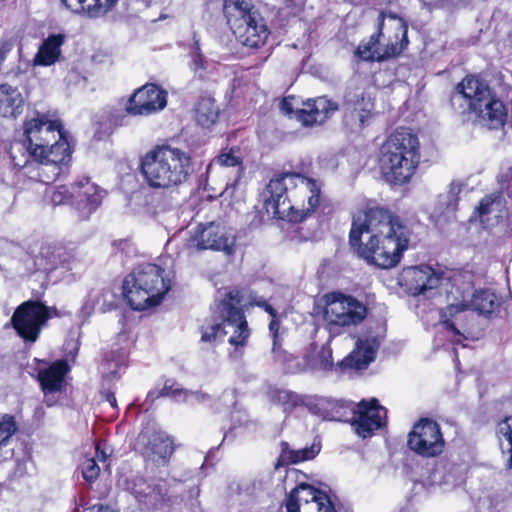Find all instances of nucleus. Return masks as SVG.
Instances as JSON below:
<instances>
[{
    "mask_svg": "<svg viewBox=\"0 0 512 512\" xmlns=\"http://www.w3.org/2000/svg\"><path fill=\"white\" fill-rule=\"evenodd\" d=\"M263 205L274 218L301 223L321 206V184L299 173L274 175L262 192Z\"/></svg>",
    "mask_w": 512,
    "mask_h": 512,
    "instance_id": "nucleus-1",
    "label": "nucleus"
},
{
    "mask_svg": "<svg viewBox=\"0 0 512 512\" xmlns=\"http://www.w3.org/2000/svg\"><path fill=\"white\" fill-rule=\"evenodd\" d=\"M450 103L460 114H474L477 122L490 130L502 129L507 122V106L488 82L479 76L467 75L463 78L455 87Z\"/></svg>",
    "mask_w": 512,
    "mask_h": 512,
    "instance_id": "nucleus-2",
    "label": "nucleus"
},
{
    "mask_svg": "<svg viewBox=\"0 0 512 512\" xmlns=\"http://www.w3.org/2000/svg\"><path fill=\"white\" fill-rule=\"evenodd\" d=\"M140 170L150 187L172 188L186 183L194 166L189 152L158 145L141 158Z\"/></svg>",
    "mask_w": 512,
    "mask_h": 512,
    "instance_id": "nucleus-3",
    "label": "nucleus"
},
{
    "mask_svg": "<svg viewBox=\"0 0 512 512\" xmlns=\"http://www.w3.org/2000/svg\"><path fill=\"white\" fill-rule=\"evenodd\" d=\"M420 161L418 137L408 128H398L380 148L379 167L384 178L394 184H405L414 175Z\"/></svg>",
    "mask_w": 512,
    "mask_h": 512,
    "instance_id": "nucleus-4",
    "label": "nucleus"
},
{
    "mask_svg": "<svg viewBox=\"0 0 512 512\" xmlns=\"http://www.w3.org/2000/svg\"><path fill=\"white\" fill-rule=\"evenodd\" d=\"M407 22L391 11H381L377 30L367 42H362L355 54L365 61H385L397 57L407 47Z\"/></svg>",
    "mask_w": 512,
    "mask_h": 512,
    "instance_id": "nucleus-5",
    "label": "nucleus"
},
{
    "mask_svg": "<svg viewBox=\"0 0 512 512\" xmlns=\"http://www.w3.org/2000/svg\"><path fill=\"white\" fill-rule=\"evenodd\" d=\"M165 270L152 263L137 265L123 280L122 294L126 303L135 311L157 306L170 290V280Z\"/></svg>",
    "mask_w": 512,
    "mask_h": 512,
    "instance_id": "nucleus-6",
    "label": "nucleus"
},
{
    "mask_svg": "<svg viewBox=\"0 0 512 512\" xmlns=\"http://www.w3.org/2000/svg\"><path fill=\"white\" fill-rule=\"evenodd\" d=\"M65 131L60 120H50L48 115L36 116L23 123V140L11 146L10 157L15 168H26L30 159L43 157L45 148Z\"/></svg>",
    "mask_w": 512,
    "mask_h": 512,
    "instance_id": "nucleus-7",
    "label": "nucleus"
},
{
    "mask_svg": "<svg viewBox=\"0 0 512 512\" xmlns=\"http://www.w3.org/2000/svg\"><path fill=\"white\" fill-rule=\"evenodd\" d=\"M365 305L352 296L333 292L326 296L323 319L330 338L341 335L346 327L358 325L366 317Z\"/></svg>",
    "mask_w": 512,
    "mask_h": 512,
    "instance_id": "nucleus-8",
    "label": "nucleus"
},
{
    "mask_svg": "<svg viewBox=\"0 0 512 512\" xmlns=\"http://www.w3.org/2000/svg\"><path fill=\"white\" fill-rule=\"evenodd\" d=\"M56 307L46 306L39 300L21 303L11 317V325L25 343H35L49 319L59 317Z\"/></svg>",
    "mask_w": 512,
    "mask_h": 512,
    "instance_id": "nucleus-9",
    "label": "nucleus"
},
{
    "mask_svg": "<svg viewBox=\"0 0 512 512\" xmlns=\"http://www.w3.org/2000/svg\"><path fill=\"white\" fill-rule=\"evenodd\" d=\"M242 295L239 290L232 289L226 293L221 300L219 308L223 323L234 327V333L228 339V343L234 348L229 353L232 360H240L244 355V348L247 346L251 335L245 313L241 307Z\"/></svg>",
    "mask_w": 512,
    "mask_h": 512,
    "instance_id": "nucleus-10",
    "label": "nucleus"
},
{
    "mask_svg": "<svg viewBox=\"0 0 512 512\" xmlns=\"http://www.w3.org/2000/svg\"><path fill=\"white\" fill-rule=\"evenodd\" d=\"M404 226L406 225L401 222L399 217L394 216L389 209L372 206L354 214L350 233L358 231L359 237H362L363 233H369L370 236L374 234L383 236L388 233H394L398 227Z\"/></svg>",
    "mask_w": 512,
    "mask_h": 512,
    "instance_id": "nucleus-11",
    "label": "nucleus"
},
{
    "mask_svg": "<svg viewBox=\"0 0 512 512\" xmlns=\"http://www.w3.org/2000/svg\"><path fill=\"white\" fill-rule=\"evenodd\" d=\"M410 450L422 457H434L442 453L445 445L440 426L430 419H420L408 434Z\"/></svg>",
    "mask_w": 512,
    "mask_h": 512,
    "instance_id": "nucleus-12",
    "label": "nucleus"
},
{
    "mask_svg": "<svg viewBox=\"0 0 512 512\" xmlns=\"http://www.w3.org/2000/svg\"><path fill=\"white\" fill-rule=\"evenodd\" d=\"M442 281V274L428 265L408 266L398 276V284L411 296L431 297Z\"/></svg>",
    "mask_w": 512,
    "mask_h": 512,
    "instance_id": "nucleus-13",
    "label": "nucleus"
},
{
    "mask_svg": "<svg viewBox=\"0 0 512 512\" xmlns=\"http://www.w3.org/2000/svg\"><path fill=\"white\" fill-rule=\"evenodd\" d=\"M135 449L146 459L165 464L174 452L173 439L161 429L146 426L136 439Z\"/></svg>",
    "mask_w": 512,
    "mask_h": 512,
    "instance_id": "nucleus-14",
    "label": "nucleus"
},
{
    "mask_svg": "<svg viewBox=\"0 0 512 512\" xmlns=\"http://www.w3.org/2000/svg\"><path fill=\"white\" fill-rule=\"evenodd\" d=\"M166 104V91L156 84L147 83L129 97L126 112L132 116H148L163 110Z\"/></svg>",
    "mask_w": 512,
    "mask_h": 512,
    "instance_id": "nucleus-15",
    "label": "nucleus"
},
{
    "mask_svg": "<svg viewBox=\"0 0 512 512\" xmlns=\"http://www.w3.org/2000/svg\"><path fill=\"white\" fill-rule=\"evenodd\" d=\"M385 417L386 409L379 405L377 399L362 400L354 410L351 425L356 434L365 439L382 427Z\"/></svg>",
    "mask_w": 512,
    "mask_h": 512,
    "instance_id": "nucleus-16",
    "label": "nucleus"
},
{
    "mask_svg": "<svg viewBox=\"0 0 512 512\" xmlns=\"http://www.w3.org/2000/svg\"><path fill=\"white\" fill-rule=\"evenodd\" d=\"M349 245L353 252L367 264L376 266L381 269H391L394 257H388L387 251L384 250L382 236L374 234L369 240L363 244L359 232L349 233Z\"/></svg>",
    "mask_w": 512,
    "mask_h": 512,
    "instance_id": "nucleus-17",
    "label": "nucleus"
},
{
    "mask_svg": "<svg viewBox=\"0 0 512 512\" xmlns=\"http://www.w3.org/2000/svg\"><path fill=\"white\" fill-rule=\"evenodd\" d=\"M332 505L326 493L302 483L289 495L286 509L287 512H322Z\"/></svg>",
    "mask_w": 512,
    "mask_h": 512,
    "instance_id": "nucleus-18",
    "label": "nucleus"
},
{
    "mask_svg": "<svg viewBox=\"0 0 512 512\" xmlns=\"http://www.w3.org/2000/svg\"><path fill=\"white\" fill-rule=\"evenodd\" d=\"M71 371V364L68 358L49 361L46 359L34 358L28 365V373L39 384H67Z\"/></svg>",
    "mask_w": 512,
    "mask_h": 512,
    "instance_id": "nucleus-19",
    "label": "nucleus"
},
{
    "mask_svg": "<svg viewBox=\"0 0 512 512\" xmlns=\"http://www.w3.org/2000/svg\"><path fill=\"white\" fill-rule=\"evenodd\" d=\"M231 30L240 43L255 49L263 46L270 34L266 21L259 12L248 16Z\"/></svg>",
    "mask_w": 512,
    "mask_h": 512,
    "instance_id": "nucleus-20",
    "label": "nucleus"
},
{
    "mask_svg": "<svg viewBox=\"0 0 512 512\" xmlns=\"http://www.w3.org/2000/svg\"><path fill=\"white\" fill-rule=\"evenodd\" d=\"M379 347L377 337L358 339L354 350L338 364L339 370L349 374L365 370L375 360Z\"/></svg>",
    "mask_w": 512,
    "mask_h": 512,
    "instance_id": "nucleus-21",
    "label": "nucleus"
},
{
    "mask_svg": "<svg viewBox=\"0 0 512 512\" xmlns=\"http://www.w3.org/2000/svg\"><path fill=\"white\" fill-rule=\"evenodd\" d=\"M75 200L73 207L78 211L79 218L87 219L100 206L105 191L92 183L88 177H83L73 183Z\"/></svg>",
    "mask_w": 512,
    "mask_h": 512,
    "instance_id": "nucleus-22",
    "label": "nucleus"
},
{
    "mask_svg": "<svg viewBox=\"0 0 512 512\" xmlns=\"http://www.w3.org/2000/svg\"><path fill=\"white\" fill-rule=\"evenodd\" d=\"M374 105L364 94H347L343 102L344 122L352 129H362L372 116Z\"/></svg>",
    "mask_w": 512,
    "mask_h": 512,
    "instance_id": "nucleus-23",
    "label": "nucleus"
},
{
    "mask_svg": "<svg viewBox=\"0 0 512 512\" xmlns=\"http://www.w3.org/2000/svg\"><path fill=\"white\" fill-rule=\"evenodd\" d=\"M73 260V255L64 247L53 244H43L33 261L36 271L48 274L59 267L71 269L70 265Z\"/></svg>",
    "mask_w": 512,
    "mask_h": 512,
    "instance_id": "nucleus-24",
    "label": "nucleus"
},
{
    "mask_svg": "<svg viewBox=\"0 0 512 512\" xmlns=\"http://www.w3.org/2000/svg\"><path fill=\"white\" fill-rule=\"evenodd\" d=\"M338 104L328 99L326 96L308 99L304 102V108L296 112L297 119L304 126H313L325 122L335 111L338 110Z\"/></svg>",
    "mask_w": 512,
    "mask_h": 512,
    "instance_id": "nucleus-25",
    "label": "nucleus"
},
{
    "mask_svg": "<svg viewBox=\"0 0 512 512\" xmlns=\"http://www.w3.org/2000/svg\"><path fill=\"white\" fill-rule=\"evenodd\" d=\"M190 241L198 250L228 249V238L224 235L222 227L214 222L198 225Z\"/></svg>",
    "mask_w": 512,
    "mask_h": 512,
    "instance_id": "nucleus-26",
    "label": "nucleus"
},
{
    "mask_svg": "<svg viewBox=\"0 0 512 512\" xmlns=\"http://www.w3.org/2000/svg\"><path fill=\"white\" fill-rule=\"evenodd\" d=\"M62 5L76 14L91 18L105 15L112 10L118 0H59Z\"/></svg>",
    "mask_w": 512,
    "mask_h": 512,
    "instance_id": "nucleus-27",
    "label": "nucleus"
},
{
    "mask_svg": "<svg viewBox=\"0 0 512 512\" xmlns=\"http://www.w3.org/2000/svg\"><path fill=\"white\" fill-rule=\"evenodd\" d=\"M24 97L17 87L8 83L0 85V116L16 118L23 112Z\"/></svg>",
    "mask_w": 512,
    "mask_h": 512,
    "instance_id": "nucleus-28",
    "label": "nucleus"
},
{
    "mask_svg": "<svg viewBox=\"0 0 512 512\" xmlns=\"http://www.w3.org/2000/svg\"><path fill=\"white\" fill-rule=\"evenodd\" d=\"M410 229L408 226L398 227L394 233H388L382 236L384 250L387 251L388 257H394L392 268L396 267L401 259L403 253L408 249L410 242Z\"/></svg>",
    "mask_w": 512,
    "mask_h": 512,
    "instance_id": "nucleus-29",
    "label": "nucleus"
},
{
    "mask_svg": "<svg viewBox=\"0 0 512 512\" xmlns=\"http://www.w3.org/2000/svg\"><path fill=\"white\" fill-rule=\"evenodd\" d=\"M194 110L197 123L204 128L213 126L220 115V108L216 100L207 93L199 96Z\"/></svg>",
    "mask_w": 512,
    "mask_h": 512,
    "instance_id": "nucleus-30",
    "label": "nucleus"
},
{
    "mask_svg": "<svg viewBox=\"0 0 512 512\" xmlns=\"http://www.w3.org/2000/svg\"><path fill=\"white\" fill-rule=\"evenodd\" d=\"M470 306L480 315L493 317L499 313L501 301L493 291L479 289L473 293Z\"/></svg>",
    "mask_w": 512,
    "mask_h": 512,
    "instance_id": "nucleus-31",
    "label": "nucleus"
},
{
    "mask_svg": "<svg viewBox=\"0 0 512 512\" xmlns=\"http://www.w3.org/2000/svg\"><path fill=\"white\" fill-rule=\"evenodd\" d=\"M48 148H45L43 157L38 160L45 159L58 166H62L64 169H68V163L71 160V148L67 139V131L62 133V137L58 136V139L52 141Z\"/></svg>",
    "mask_w": 512,
    "mask_h": 512,
    "instance_id": "nucleus-32",
    "label": "nucleus"
},
{
    "mask_svg": "<svg viewBox=\"0 0 512 512\" xmlns=\"http://www.w3.org/2000/svg\"><path fill=\"white\" fill-rule=\"evenodd\" d=\"M147 397L151 402L159 397H168L177 403L187 402L191 404L205 400V395L199 391H189L184 388H174V386H163L161 389H153L148 392Z\"/></svg>",
    "mask_w": 512,
    "mask_h": 512,
    "instance_id": "nucleus-33",
    "label": "nucleus"
},
{
    "mask_svg": "<svg viewBox=\"0 0 512 512\" xmlns=\"http://www.w3.org/2000/svg\"><path fill=\"white\" fill-rule=\"evenodd\" d=\"M256 12L251 0H224L223 13L230 29Z\"/></svg>",
    "mask_w": 512,
    "mask_h": 512,
    "instance_id": "nucleus-34",
    "label": "nucleus"
},
{
    "mask_svg": "<svg viewBox=\"0 0 512 512\" xmlns=\"http://www.w3.org/2000/svg\"><path fill=\"white\" fill-rule=\"evenodd\" d=\"M64 40L65 36L63 34H53L45 39L35 56V64L41 66L54 64L61 53L60 47Z\"/></svg>",
    "mask_w": 512,
    "mask_h": 512,
    "instance_id": "nucleus-35",
    "label": "nucleus"
},
{
    "mask_svg": "<svg viewBox=\"0 0 512 512\" xmlns=\"http://www.w3.org/2000/svg\"><path fill=\"white\" fill-rule=\"evenodd\" d=\"M128 113L125 110L110 108L104 112L99 121L100 129L95 132L97 140H103L112 134L113 130L128 124Z\"/></svg>",
    "mask_w": 512,
    "mask_h": 512,
    "instance_id": "nucleus-36",
    "label": "nucleus"
},
{
    "mask_svg": "<svg viewBox=\"0 0 512 512\" xmlns=\"http://www.w3.org/2000/svg\"><path fill=\"white\" fill-rule=\"evenodd\" d=\"M283 339H272V355L275 362L280 363L286 373L296 374L304 370L298 357L293 356L282 347Z\"/></svg>",
    "mask_w": 512,
    "mask_h": 512,
    "instance_id": "nucleus-37",
    "label": "nucleus"
},
{
    "mask_svg": "<svg viewBox=\"0 0 512 512\" xmlns=\"http://www.w3.org/2000/svg\"><path fill=\"white\" fill-rule=\"evenodd\" d=\"M30 167L36 171V175L33 178L44 184L53 183L63 172L66 171V169H64L62 166H58L45 159H30V165L25 169H29Z\"/></svg>",
    "mask_w": 512,
    "mask_h": 512,
    "instance_id": "nucleus-38",
    "label": "nucleus"
},
{
    "mask_svg": "<svg viewBox=\"0 0 512 512\" xmlns=\"http://www.w3.org/2000/svg\"><path fill=\"white\" fill-rule=\"evenodd\" d=\"M267 395L272 403L282 406L284 411H289L304 403V399L300 395L284 387L270 386Z\"/></svg>",
    "mask_w": 512,
    "mask_h": 512,
    "instance_id": "nucleus-39",
    "label": "nucleus"
},
{
    "mask_svg": "<svg viewBox=\"0 0 512 512\" xmlns=\"http://www.w3.org/2000/svg\"><path fill=\"white\" fill-rule=\"evenodd\" d=\"M321 450L319 443H313L309 447L293 450L287 443H282L281 458L290 463H299L313 459Z\"/></svg>",
    "mask_w": 512,
    "mask_h": 512,
    "instance_id": "nucleus-40",
    "label": "nucleus"
},
{
    "mask_svg": "<svg viewBox=\"0 0 512 512\" xmlns=\"http://www.w3.org/2000/svg\"><path fill=\"white\" fill-rule=\"evenodd\" d=\"M191 69L200 79L206 80L217 72V63L206 59L199 49L192 53Z\"/></svg>",
    "mask_w": 512,
    "mask_h": 512,
    "instance_id": "nucleus-41",
    "label": "nucleus"
},
{
    "mask_svg": "<svg viewBox=\"0 0 512 512\" xmlns=\"http://www.w3.org/2000/svg\"><path fill=\"white\" fill-rule=\"evenodd\" d=\"M461 185L452 182L446 195H441L438 200V210L441 213H454L458 208Z\"/></svg>",
    "mask_w": 512,
    "mask_h": 512,
    "instance_id": "nucleus-42",
    "label": "nucleus"
},
{
    "mask_svg": "<svg viewBox=\"0 0 512 512\" xmlns=\"http://www.w3.org/2000/svg\"><path fill=\"white\" fill-rule=\"evenodd\" d=\"M465 310L466 305L463 303L448 305L440 311V322L453 335L462 336L461 332L452 321V318Z\"/></svg>",
    "mask_w": 512,
    "mask_h": 512,
    "instance_id": "nucleus-43",
    "label": "nucleus"
},
{
    "mask_svg": "<svg viewBox=\"0 0 512 512\" xmlns=\"http://www.w3.org/2000/svg\"><path fill=\"white\" fill-rule=\"evenodd\" d=\"M126 364L123 361H118L112 358L106 357L101 363V374L105 381H116L120 378V375L124 373Z\"/></svg>",
    "mask_w": 512,
    "mask_h": 512,
    "instance_id": "nucleus-44",
    "label": "nucleus"
},
{
    "mask_svg": "<svg viewBox=\"0 0 512 512\" xmlns=\"http://www.w3.org/2000/svg\"><path fill=\"white\" fill-rule=\"evenodd\" d=\"M497 434L508 442L509 457L507 459V466L512 469V416L506 417L498 423Z\"/></svg>",
    "mask_w": 512,
    "mask_h": 512,
    "instance_id": "nucleus-45",
    "label": "nucleus"
},
{
    "mask_svg": "<svg viewBox=\"0 0 512 512\" xmlns=\"http://www.w3.org/2000/svg\"><path fill=\"white\" fill-rule=\"evenodd\" d=\"M236 152H239V149L235 150L234 148H231L218 155L215 161L223 167H237L238 171L242 172L244 169L243 161Z\"/></svg>",
    "mask_w": 512,
    "mask_h": 512,
    "instance_id": "nucleus-46",
    "label": "nucleus"
},
{
    "mask_svg": "<svg viewBox=\"0 0 512 512\" xmlns=\"http://www.w3.org/2000/svg\"><path fill=\"white\" fill-rule=\"evenodd\" d=\"M74 200L75 191L73 189V184L70 186L60 185L51 195V201L54 205L70 203L73 206Z\"/></svg>",
    "mask_w": 512,
    "mask_h": 512,
    "instance_id": "nucleus-47",
    "label": "nucleus"
},
{
    "mask_svg": "<svg viewBox=\"0 0 512 512\" xmlns=\"http://www.w3.org/2000/svg\"><path fill=\"white\" fill-rule=\"evenodd\" d=\"M16 430V423L12 416L7 414L0 415V447L6 445Z\"/></svg>",
    "mask_w": 512,
    "mask_h": 512,
    "instance_id": "nucleus-48",
    "label": "nucleus"
},
{
    "mask_svg": "<svg viewBox=\"0 0 512 512\" xmlns=\"http://www.w3.org/2000/svg\"><path fill=\"white\" fill-rule=\"evenodd\" d=\"M223 324V322H214L207 326H203L201 340L203 342H213L217 340L218 337H223L224 335H226L227 332L224 330Z\"/></svg>",
    "mask_w": 512,
    "mask_h": 512,
    "instance_id": "nucleus-49",
    "label": "nucleus"
},
{
    "mask_svg": "<svg viewBox=\"0 0 512 512\" xmlns=\"http://www.w3.org/2000/svg\"><path fill=\"white\" fill-rule=\"evenodd\" d=\"M44 395V402L48 406L56 404L64 394V386H41Z\"/></svg>",
    "mask_w": 512,
    "mask_h": 512,
    "instance_id": "nucleus-50",
    "label": "nucleus"
},
{
    "mask_svg": "<svg viewBox=\"0 0 512 512\" xmlns=\"http://www.w3.org/2000/svg\"><path fill=\"white\" fill-rule=\"evenodd\" d=\"M100 467L94 458H87L82 463V475L85 480L92 482L99 476Z\"/></svg>",
    "mask_w": 512,
    "mask_h": 512,
    "instance_id": "nucleus-51",
    "label": "nucleus"
},
{
    "mask_svg": "<svg viewBox=\"0 0 512 512\" xmlns=\"http://www.w3.org/2000/svg\"><path fill=\"white\" fill-rule=\"evenodd\" d=\"M318 365L323 370H330L333 367L332 349L329 343L323 345L317 354Z\"/></svg>",
    "mask_w": 512,
    "mask_h": 512,
    "instance_id": "nucleus-52",
    "label": "nucleus"
},
{
    "mask_svg": "<svg viewBox=\"0 0 512 512\" xmlns=\"http://www.w3.org/2000/svg\"><path fill=\"white\" fill-rule=\"evenodd\" d=\"M497 197L490 195L485 196L480 202L479 205L475 208L474 213L478 215L481 221H484V217L491 214L493 211V205L495 204V200Z\"/></svg>",
    "mask_w": 512,
    "mask_h": 512,
    "instance_id": "nucleus-53",
    "label": "nucleus"
},
{
    "mask_svg": "<svg viewBox=\"0 0 512 512\" xmlns=\"http://www.w3.org/2000/svg\"><path fill=\"white\" fill-rule=\"evenodd\" d=\"M249 305L262 308L270 315V317H275V314L278 313L277 310L262 296L251 295Z\"/></svg>",
    "mask_w": 512,
    "mask_h": 512,
    "instance_id": "nucleus-54",
    "label": "nucleus"
},
{
    "mask_svg": "<svg viewBox=\"0 0 512 512\" xmlns=\"http://www.w3.org/2000/svg\"><path fill=\"white\" fill-rule=\"evenodd\" d=\"M138 481L139 485L135 484V487L133 488V493L136 495V497L153 498L152 493L154 492V489H151V487L147 485L142 478H140ZM154 499L156 500V497H154Z\"/></svg>",
    "mask_w": 512,
    "mask_h": 512,
    "instance_id": "nucleus-55",
    "label": "nucleus"
},
{
    "mask_svg": "<svg viewBox=\"0 0 512 512\" xmlns=\"http://www.w3.org/2000/svg\"><path fill=\"white\" fill-rule=\"evenodd\" d=\"M269 335L272 339L281 338L280 337V319L279 314L276 313L275 317H271V320L268 325Z\"/></svg>",
    "mask_w": 512,
    "mask_h": 512,
    "instance_id": "nucleus-56",
    "label": "nucleus"
},
{
    "mask_svg": "<svg viewBox=\"0 0 512 512\" xmlns=\"http://www.w3.org/2000/svg\"><path fill=\"white\" fill-rule=\"evenodd\" d=\"M82 512H115L113 509L108 506H104L101 504L93 505L91 507L85 508Z\"/></svg>",
    "mask_w": 512,
    "mask_h": 512,
    "instance_id": "nucleus-57",
    "label": "nucleus"
},
{
    "mask_svg": "<svg viewBox=\"0 0 512 512\" xmlns=\"http://www.w3.org/2000/svg\"><path fill=\"white\" fill-rule=\"evenodd\" d=\"M113 246L122 252H126L130 248L128 240H118L113 242Z\"/></svg>",
    "mask_w": 512,
    "mask_h": 512,
    "instance_id": "nucleus-58",
    "label": "nucleus"
},
{
    "mask_svg": "<svg viewBox=\"0 0 512 512\" xmlns=\"http://www.w3.org/2000/svg\"><path fill=\"white\" fill-rule=\"evenodd\" d=\"M96 456L98 460L105 462L107 458L110 456V453H107L105 449H101L100 445L97 444L96 446Z\"/></svg>",
    "mask_w": 512,
    "mask_h": 512,
    "instance_id": "nucleus-59",
    "label": "nucleus"
},
{
    "mask_svg": "<svg viewBox=\"0 0 512 512\" xmlns=\"http://www.w3.org/2000/svg\"><path fill=\"white\" fill-rule=\"evenodd\" d=\"M107 397V401L112 405V406H116V398L113 394H107L106 395Z\"/></svg>",
    "mask_w": 512,
    "mask_h": 512,
    "instance_id": "nucleus-60",
    "label": "nucleus"
},
{
    "mask_svg": "<svg viewBox=\"0 0 512 512\" xmlns=\"http://www.w3.org/2000/svg\"><path fill=\"white\" fill-rule=\"evenodd\" d=\"M77 352H78V347H77V346H75V347L73 348V352H71V353H70V354H71V361H72V362H74V361H75V357H76V355H77Z\"/></svg>",
    "mask_w": 512,
    "mask_h": 512,
    "instance_id": "nucleus-61",
    "label": "nucleus"
},
{
    "mask_svg": "<svg viewBox=\"0 0 512 512\" xmlns=\"http://www.w3.org/2000/svg\"><path fill=\"white\" fill-rule=\"evenodd\" d=\"M326 404L329 405L331 403L329 401L325 400V399H319L318 405H320L321 407L324 408Z\"/></svg>",
    "mask_w": 512,
    "mask_h": 512,
    "instance_id": "nucleus-62",
    "label": "nucleus"
},
{
    "mask_svg": "<svg viewBox=\"0 0 512 512\" xmlns=\"http://www.w3.org/2000/svg\"><path fill=\"white\" fill-rule=\"evenodd\" d=\"M322 512H336L335 509H334V506H328V508H325V510H323Z\"/></svg>",
    "mask_w": 512,
    "mask_h": 512,
    "instance_id": "nucleus-63",
    "label": "nucleus"
},
{
    "mask_svg": "<svg viewBox=\"0 0 512 512\" xmlns=\"http://www.w3.org/2000/svg\"><path fill=\"white\" fill-rule=\"evenodd\" d=\"M88 309L87 303L83 305L82 311H86ZM89 309H92V307H89Z\"/></svg>",
    "mask_w": 512,
    "mask_h": 512,
    "instance_id": "nucleus-64",
    "label": "nucleus"
}]
</instances>
